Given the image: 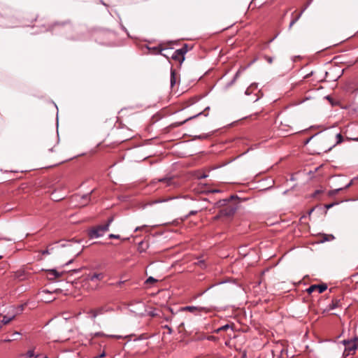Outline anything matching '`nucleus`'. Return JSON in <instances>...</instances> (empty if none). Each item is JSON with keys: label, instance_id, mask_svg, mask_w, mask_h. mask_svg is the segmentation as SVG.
Listing matches in <instances>:
<instances>
[{"label": "nucleus", "instance_id": "obj_1", "mask_svg": "<svg viewBox=\"0 0 358 358\" xmlns=\"http://www.w3.org/2000/svg\"><path fill=\"white\" fill-rule=\"evenodd\" d=\"M220 206H224L221 209L219 213L215 217V220H218L223 217H231L236 212V206L231 203L230 201L223 200L220 201Z\"/></svg>", "mask_w": 358, "mask_h": 358}, {"label": "nucleus", "instance_id": "obj_2", "mask_svg": "<svg viewBox=\"0 0 358 358\" xmlns=\"http://www.w3.org/2000/svg\"><path fill=\"white\" fill-rule=\"evenodd\" d=\"M113 221V217H109L106 223L91 227V239L102 236L109 230V227Z\"/></svg>", "mask_w": 358, "mask_h": 358}, {"label": "nucleus", "instance_id": "obj_3", "mask_svg": "<svg viewBox=\"0 0 358 358\" xmlns=\"http://www.w3.org/2000/svg\"><path fill=\"white\" fill-rule=\"evenodd\" d=\"M104 273L102 272H94L91 273V289H97L103 284Z\"/></svg>", "mask_w": 358, "mask_h": 358}, {"label": "nucleus", "instance_id": "obj_4", "mask_svg": "<svg viewBox=\"0 0 358 358\" xmlns=\"http://www.w3.org/2000/svg\"><path fill=\"white\" fill-rule=\"evenodd\" d=\"M343 343L345 345L344 355L345 356L355 354L357 348L355 347V342H353L352 339L344 340L343 341Z\"/></svg>", "mask_w": 358, "mask_h": 358}, {"label": "nucleus", "instance_id": "obj_5", "mask_svg": "<svg viewBox=\"0 0 358 358\" xmlns=\"http://www.w3.org/2000/svg\"><path fill=\"white\" fill-rule=\"evenodd\" d=\"M181 310L189 311V312L194 313V314H197L202 311H205V312L207 311L206 308L200 307V306H185V307L182 308Z\"/></svg>", "mask_w": 358, "mask_h": 358}, {"label": "nucleus", "instance_id": "obj_6", "mask_svg": "<svg viewBox=\"0 0 358 358\" xmlns=\"http://www.w3.org/2000/svg\"><path fill=\"white\" fill-rule=\"evenodd\" d=\"M29 274L24 270H19L13 273L12 278L19 281H22L28 278Z\"/></svg>", "mask_w": 358, "mask_h": 358}, {"label": "nucleus", "instance_id": "obj_7", "mask_svg": "<svg viewBox=\"0 0 358 358\" xmlns=\"http://www.w3.org/2000/svg\"><path fill=\"white\" fill-rule=\"evenodd\" d=\"M47 277L50 280H55L62 275V273H59L55 269L48 270L46 271Z\"/></svg>", "mask_w": 358, "mask_h": 358}, {"label": "nucleus", "instance_id": "obj_8", "mask_svg": "<svg viewBox=\"0 0 358 358\" xmlns=\"http://www.w3.org/2000/svg\"><path fill=\"white\" fill-rule=\"evenodd\" d=\"M302 15V12H300L299 13H296V10L294 11L292 14V20L289 23V28L291 29L293 25L296 23V22L300 19L301 16Z\"/></svg>", "mask_w": 358, "mask_h": 358}, {"label": "nucleus", "instance_id": "obj_9", "mask_svg": "<svg viewBox=\"0 0 358 358\" xmlns=\"http://www.w3.org/2000/svg\"><path fill=\"white\" fill-rule=\"evenodd\" d=\"M178 50H176L173 54L171 56V59L175 60V61H178L179 62L180 64H182V62L184 61L185 59V57L183 55H179L178 54Z\"/></svg>", "mask_w": 358, "mask_h": 358}, {"label": "nucleus", "instance_id": "obj_10", "mask_svg": "<svg viewBox=\"0 0 358 358\" xmlns=\"http://www.w3.org/2000/svg\"><path fill=\"white\" fill-rule=\"evenodd\" d=\"M341 306V300L338 299H334L332 300L331 303H330L326 310H333L334 308H338Z\"/></svg>", "mask_w": 358, "mask_h": 358}, {"label": "nucleus", "instance_id": "obj_11", "mask_svg": "<svg viewBox=\"0 0 358 358\" xmlns=\"http://www.w3.org/2000/svg\"><path fill=\"white\" fill-rule=\"evenodd\" d=\"M177 81V73L175 69H171V85L173 87V85L176 83Z\"/></svg>", "mask_w": 358, "mask_h": 358}, {"label": "nucleus", "instance_id": "obj_12", "mask_svg": "<svg viewBox=\"0 0 358 358\" xmlns=\"http://www.w3.org/2000/svg\"><path fill=\"white\" fill-rule=\"evenodd\" d=\"M159 181L165 183L166 186H171L175 184L173 178H164L160 179Z\"/></svg>", "mask_w": 358, "mask_h": 358}, {"label": "nucleus", "instance_id": "obj_13", "mask_svg": "<svg viewBox=\"0 0 358 358\" xmlns=\"http://www.w3.org/2000/svg\"><path fill=\"white\" fill-rule=\"evenodd\" d=\"M15 315H13L12 317H8L6 315L3 316V320L1 322V324L3 325H7L11 321L15 320Z\"/></svg>", "mask_w": 358, "mask_h": 358}, {"label": "nucleus", "instance_id": "obj_14", "mask_svg": "<svg viewBox=\"0 0 358 358\" xmlns=\"http://www.w3.org/2000/svg\"><path fill=\"white\" fill-rule=\"evenodd\" d=\"M351 184H352V181L350 183H348L347 185H345L344 187H341V188L336 189L330 191L329 194L331 195V196L334 195L336 193H338L340 190H341L343 189L348 188L351 185Z\"/></svg>", "mask_w": 358, "mask_h": 358}, {"label": "nucleus", "instance_id": "obj_15", "mask_svg": "<svg viewBox=\"0 0 358 358\" xmlns=\"http://www.w3.org/2000/svg\"><path fill=\"white\" fill-rule=\"evenodd\" d=\"M327 289V286L326 284L316 285V290H317L319 293L324 292Z\"/></svg>", "mask_w": 358, "mask_h": 358}, {"label": "nucleus", "instance_id": "obj_16", "mask_svg": "<svg viewBox=\"0 0 358 358\" xmlns=\"http://www.w3.org/2000/svg\"><path fill=\"white\" fill-rule=\"evenodd\" d=\"M208 109H209V107L206 108H205V110H204L203 111L199 113L197 115H194V116H192V117H189L188 119L185 120V121H183L182 122L180 123V124H183V123L186 122L187 121H188L189 120H192V119H193V118H194V117H197V116H199V115H201V114H203L205 116H207V115H208V114H207V113H205V112H206V110H208Z\"/></svg>", "mask_w": 358, "mask_h": 358}, {"label": "nucleus", "instance_id": "obj_17", "mask_svg": "<svg viewBox=\"0 0 358 358\" xmlns=\"http://www.w3.org/2000/svg\"><path fill=\"white\" fill-rule=\"evenodd\" d=\"M153 50L155 51V52L157 53H159L160 55L164 56L165 57H166L167 59H169V56L167 55H168V52H166L165 53H163L162 51L164 50L165 49H163L161 47H157V48H153Z\"/></svg>", "mask_w": 358, "mask_h": 358}, {"label": "nucleus", "instance_id": "obj_18", "mask_svg": "<svg viewBox=\"0 0 358 358\" xmlns=\"http://www.w3.org/2000/svg\"><path fill=\"white\" fill-rule=\"evenodd\" d=\"M153 50L155 51V52L157 53H159L160 55L164 56L165 57H166L167 59H169V56L167 55H168V52H166L165 53H163L162 51L164 50L165 49H163L161 47H157V48H153Z\"/></svg>", "mask_w": 358, "mask_h": 358}, {"label": "nucleus", "instance_id": "obj_19", "mask_svg": "<svg viewBox=\"0 0 358 358\" xmlns=\"http://www.w3.org/2000/svg\"><path fill=\"white\" fill-rule=\"evenodd\" d=\"M188 45L187 44H184V45L180 49H178V54L185 55V54L188 51Z\"/></svg>", "mask_w": 358, "mask_h": 358}, {"label": "nucleus", "instance_id": "obj_20", "mask_svg": "<svg viewBox=\"0 0 358 358\" xmlns=\"http://www.w3.org/2000/svg\"><path fill=\"white\" fill-rule=\"evenodd\" d=\"M336 143L333 145V147L336 146L338 144L341 143L343 141V137L341 134H336Z\"/></svg>", "mask_w": 358, "mask_h": 358}, {"label": "nucleus", "instance_id": "obj_21", "mask_svg": "<svg viewBox=\"0 0 358 358\" xmlns=\"http://www.w3.org/2000/svg\"><path fill=\"white\" fill-rule=\"evenodd\" d=\"M103 311V309L102 308H99L96 310H91V315H92L93 317H96L99 314H101Z\"/></svg>", "mask_w": 358, "mask_h": 358}, {"label": "nucleus", "instance_id": "obj_22", "mask_svg": "<svg viewBox=\"0 0 358 358\" xmlns=\"http://www.w3.org/2000/svg\"><path fill=\"white\" fill-rule=\"evenodd\" d=\"M27 356L28 357H32L34 356V350H29L26 355H22V357Z\"/></svg>", "mask_w": 358, "mask_h": 358}, {"label": "nucleus", "instance_id": "obj_23", "mask_svg": "<svg viewBox=\"0 0 358 358\" xmlns=\"http://www.w3.org/2000/svg\"><path fill=\"white\" fill-rule=\"evenodd\" d=\"M315 290H316V285H313L310 287H309V288L307 289V292L309 294H311L312 292H313Z\"/></svg>", "mask_w": 358, "mask_h": 358}, {"label": "nucleus", "instance_id": "obj_24", "mask_svg": "<svg viewBox=\"0 0 358 358\" xmlns=\"http://www.w3.org/2000/svg\"><path fill=\"white\" fill-rule=\"evenodd\" d=\"M195 264L201 266V268H203L206 267V264L203 260H199L195 263Z\"/></svg>", "mask_w": 358, "mask_h": 358}, {"label": "nucleus", "instance_id": "obj_25", "mask_svg": "<svg viewBox=\"0 0 358 358\" xmlns=\"http://www.w3.org/2000/svg\"><path fill=\"white\" fill-rule=\"evenodd\" d=\"M157 282V280L155 279L154 278L152 277H149L147 280H146V283H152V282Z\"/></svg>", "mask_w": 358, "mask_h": 358}, {"label": "nucleus", "instance_id": "obj_26", "mask_svg": "<svg viewBox=\"0 0 358 358\" xmlns=\"http://www.w3.org/2000/svg\"><path fill=\"white\" fill-rule=\"evenodd\" d=\"M334 238V236L333 235H325L324 240L325 241H331Z\"/></svg>", "mask_w": 358, "mask_h": 358}, {"label": "nucleus", "instance_id": "obj_27", "mask_svg": "<svg viewBox=\"0 0 358 358\" xmlns=\"http://www.w3.org/2000/svg\"><path fill=\"white\" fill-rule=\"evenodd\" d=\"M196 97H194V98H192L188 100V106H190V105H192L193 103H194L196 101Z\"/></svg>", "mask_w": 358, "mask_h": 358}, {"label": "nucleus", "instance_id": "obj_28", "mask_svg": "<svg viewBox=\"0 0 358 358\" xmlns=\"http://www.w3.org/2000/svg\"><path fill=\"white\" fill-rule=\"evenodd\" d=\"M229 328V325L227 324V325H224V326H222V327L219 328L217 331V332H220L221 331H225L227 330V329Z\"/></svg>", "mask_w": 358, "mask_h": 358}, {"label": "nucleus", "instance_id": "obj_29", "mask_svg": "<svg viewBox=\"0 0 358 358\" xmlns=\"http://www.w3.org/2000/svg\"><path fill=\"white\" fill-rule=\"evenodd\" d=\"M109 238H110L120 239V235H116V234H111L109 235Z\"/></svg>", "mask_w": 358, "mask_h": 358}, {"label": "nucleus", "instance_id": "obj_30", "mask_svg": "<svg viewBox=\"0 0 358 358\" xmlns=\"http://www.w3.org/2000/svg\"><path fill=\"white\" fill-rule=\"evenodd\" d=\"M352 341H353V342H355V345L357 350H358V337H355L352 339Z\"/></svg>", "mask_w": 358, "mask_h": 358}, {"label": "nucleus", "instance_id": "obj_31", "mask_svg": "<svg viewBox=\"0 0 358 358\" xmlns=\"http://www.w3.org/2000/svg\"><path fill=\"white\" fill-rule=\"evenodd\" d=\"M50 145H48V144H47V145H45V148H47L48 149V150H49V151H50V152H53V151H54V148H55V146H52V147H51Z\"/></svg>", "mask_w": 358, "mask_h": 358}, {"label": "nucleus", "instance_id": "obj_32", "mask_svg": "<svg viewBox=\"0 0 358 358\" xmlns=\"http://www.w3.org/2000/svg\"><path fill=\"white\" fill-rule=\"evenodd\" d=\"M265 59L269 63V64H271L273 62V59L272 57H269V56H266L265 57Z\"/></svg>", "mask_w": 358, "mask_h": 358}, {"label": "nucleus", "instance_id": "obj_33", "mask_svg": "<svg viewBox=\"0 0 358 358\" xmlns=\"http://www.w3.org/2000/svg\"><path fill=\"white\" fill-rule=\"evenodd\" d=\"M83 199L87 201V202H86V203H83V206H85V205H86V204L87 203V202L89 201L90 198H89L87 195H85V196H83Z\"/></svg>", "mask_w": 358, "mask_h": 358}, {"label": "nucleus", "instance_id": "obj_34", "mask_svg": "<svg viewBox=\"0 0 358 358\" xmlns=\"http://www.w3.org/2000/svg\"><path fill=\"white\" fill-rule=\"evenodd\" d=\"M14 340H16V338H6V339H4L3 341V342L9 343V342H11L12 341H14Z\"/></svg>", "mask_w": 358, "mask_h": 358}, {"label": "nucleus", "instance_id": "obj_35", "mask_svg": "<svg viewBox=\"0 0 358 358\" xmlns=\"http://www.w3.org/2000/svg\"><path fill=\"white\" fill-rule=\"evenodd\" d=\"M25 306H26V304H22V305H20V306H18L17 308H18L19 311L22 312L24 310V308Z\"/></svg>", "mask_w": 358, "mask_h": 358}, {"label": "nucleus", "instance_id": "obj_36", "mask_svg": "<svg viewBox=\"0 0 358 358\" xmlns=\"http://www.w3.org/2000/svg\"><path fill=\"white\" fill-rule=\"evenodd\" d=\"M106 356V353L105 352H103L101 355H99V356H95L93 358H99V357H104Z\"/></svg>", "mask_w": 358, "mask_h": 358}, {"label": "nucleus", "instance_id": "obj_37", "mask_svg": "<svg viewBox=\"0 0 358 358\" xmlns=\"http://www.w3.org/2000/svg\"><path fill=\"white\" fill-rule=\"evenodd\" d=\"M164 328L166 329V330H169V332L171 334L172 332V329L171 327H169L168 325L164 326Z\"/></svg>", "mask_w": 358, "mask_h": 358}, {"label": "nucleus", "instance_id": "obj_38", "mask_svg": "<svg viewBox=\"0 0 358 358\" xmlns=\"http://www.w3.org/2000/svg\"><path fill=\"white\" fill-rule=\"evenodd\" d=\"M313 71H312V72H310V73L307 74V75L304 77V78H309L310 76H312V75H313Z\"/></svg>", "mask_w": 358, "mask_h": 358}, {"label": "nucleus", "instance_id": "obj_39", "mask_svg": "<svg viewBox=\"0 0 358 358\" xmlns=\"http://www.w3.org/2000/svg\"><path fill=\"white\" fill-rule=\"evenodd\" d=\"M334 205V203L326 205V208L329 209V208H331Z\"/></svg>", "mask_w": 358, "mask_h": 358}, {"label": "nucleus", "instance_id": "obj_40", "mask_svg": "<svg viewBox=\"0 0 358 358\" xmlns=\"http://www.w3.org/2000/svg\"><path fill=\"white\" fill-rule=\"evenodd\" d=\"M307 8V5H306L304 7H302V10L301 12H302V13L305 11V10Z\"/></svg>", "mask_w": 358, "mask_h": 358}, {"label": "nucleus", "instance_id": "obj_41", "mask_svg": "<svg viewBox=\"0 0 358 358\" xmlns=\"http://www.w3.org/2000/svg\"><path fill=\"white\" fill-rule=\"evenodd\" d=\"M48 253H49V252H48V250H44V251H43V252H42V254H43V255H46V254H48Z\"/></svg>", "mask_w": 358, "mask_h": 358}, {"label": "nucleus", "instance_id": "obj_42", "mask_svg": "<svg viewBox=\"0 0 358 358\" xmlns=\"http://www.w3.org/2000/svg\"><path fill=\"white\" fill-rule=\"evenodd\" d=\"M322 192V191L320 190H317L315 192V194H320Z\"/></svg>", "mask_w": 358, "mask_h": 358}, {"label": "nucleus", "instance_id": "obj_43", "mask_svg": "<svg viewBox=\"0 0 358 358\" xmlns=\"http://www.w3.org/2000/svg\"><path fill=\"white\" fill-rule=\"evenodd\" d=\"M97 243H98V242H93V243H90V245L92 246V245H94L95 244H97Z\"/></svg>", "mask_w": 358, "mask_h": 358}, {"label": "nucleus", "instance_id": "obj_44", "mask_svg": "<svg viewBox=\"0 0 358 358\" xmlns=\"http://www.w3.org/2000/svg\"><path fill=\"white\" fill-rule=\"evenodd\" d=\"M19 334H20V333H19V332H17V331H15V332L13 333V335H19Z\"/></svg>", "mask_w": 358, "mask_h": 358}, {"label": "nucleus", "instance_id": "obj_45", "mask_svg": "<svg viewBox=\"0 0 358 358\" xmlns=\"http://www.w3.org/2000/svg\"><path fill=\"white\" fill-rule=\"evenodd\" d=\"M194 213H195V212H194V211H191V212L189 213V215H194Z\"/></svg>", "mask_w": 358, "mask_h": 358}, {"label": "nucleus", "instance_id": "obj_46", "mask_svg": "<svg viewBox=\"0 0 358 358\" xmlns=\"http://www.w3.org/2000/svg\"><path fill=\"white\" fill-rule=\"evenodd\" d=\"M55 137L52 138V143H55Z\"/></svg>", "mask_w": 358, "mask_h": 358}, {"label": "nucleus", "instance_id": "obj_47", "mask_svg": "<svg viewBox=\"0 0 358 358\" xmlns=\"http://www.w3.org/2000/svg\"><path fill=\"white\" fill-rule=\"evenodd\" d=\"M2 325H3V324H1V325H0V330H1V328H2Z\"/></svg>", "mask_w": 358, "mask_h": 358}, {"label": "nucleus", "instance_id": "obj_48", "mask_svg": "<svg viewBox=\"0 0 358 358\" xmlns=\"http://www.w3.org/2000/svg\"><path fill=\"white\" fill-rule=\"evenodd\" d=\"M355 141H357L358 139H355Z\"/></svg>", "mask_w": 358, "mask_h": 358}, {"label": "nucleus", "instance_id": "obj_49", "mask_svg": "<svg viewBox=\"0 0 358 358\" xmlns=\"http://www.w3.org/2000/svg\"><path fill=\"white\" fill-rule=\"evenodd\" d=\"M45 358H48L47 357H45Z\"/></svg>", "mask_w": 358, "mask_h": 358}, {"label": "nucleus", "instance_id": "obj_50", "mask_svg": "<svg viewBox=\"0 0 358 358\" xmlns=\"http://www.w3.org/2000/svg\"><path fill=\"white\" fill-rule=\"evenodd\" d=\"M357 90H358V88H357Z\"/></svg>", "mask_w": 358, "mask_h": 358}]
</instances>
